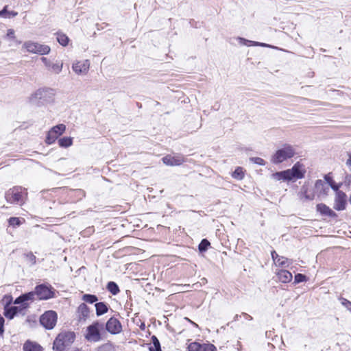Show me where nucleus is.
<instances>
[{
  "mask_svg": "<svg viewBox=\"0 0 351 351\" xmlns=\"http://www.w3.org/2000/svg\"><path fill=\"white\" fill-rule=\"evenodd\" d=\"M66 130V126L64 124H58L53 127L48 132L46 143L47 144H52Z\"/></svg>",
  "mask_w": 351,
  "mask_h": 351,
  "instance_id": "nucleus-8",
  "label": "nucleus"
},
{
  "mask_svg": "<svg viewBox=\"0 0 351 351\" xmlns=\"http://www.w3.org/2000/svg\"><path fill=\"white\" fill-rule=\"evenodd\" d=\"M193 324H194L195 326H197V324L195 322H193Z\"/></svg>",
  "mask_w": 351,
  "mask_h": 351,
  "instance_id": "nucleus-51",
  "label": "nucleus"
},
{
  "mask_svg": "<svg viewBox=\"0 0 351 351\" xmlns=\"http://www.w3.org/2000/svg\"><path fill=\"white\" fill-rule=\"evenodd\" d=\"M296 154L295 149L289 144H285L271 156V162L274 164H280L293 158Z\"/></svg>",
  "mask_w": 351,
  "mask_h": 351,
  "instance_id": "nucleus-1",
  "label": "nucleus"
},
{
  "mask_svg": "<svg viewBox=\"0 0 351 351\" xmlns=\"http://www.w3.org/2000/svg\"><path fill=\"white\" fill-rule=\"evenodd\" d=\"M24 308H23V307L21 306H10V307H5V311H4V315L10 319H13V317L18 315L19 313H21L23 310Z\"/></svg>",
  "mask_w": 351,
  "mask_h": 351,
  "instance_id": "nucleus-16",
  "label": "nucleus"
},
{
  "mask_svg": "<svg viewBox=\"0 0 351 351\" xmlns=\"http://www.w3.org/2000/svg\"><path fill=\"white\" fill-rule=\"evenodd\" d=\"M242 315H243L244 316L246 317V319H249V320H252V317L245 313H243Z\"/></svg>",
  "mask_w": 351,
  "mask_h": 351,
  "instance_id": "nucleus-48",
  "label": "nucleus"
},
{
  "mask_svg": "<svg viewBox=\"0 0 351 351\" xmlns=\"http://www.w3.org/2000/svg\"><path fill=\"white\" fill-rule=\"evenodd\" d=\"M300 198L302 200H313L315 197L314 193L308 186H303L299 193Z\"/></svg>",
  "mask_w": 351,
  "mask_h": 351,
  "instance_id": "nucleus-15",
  "label": "nucleus"
},
{
  "mask_svg": "<svg viewBox=\"0 0 351 351\" xmlns=\"http://www.w3.org/2000/svg\"><path fill=\"white\" fill-rule=\"evenodd\" d=\"M57 40L62 46H66L69 43V38L63 34H58Z\"/></svg>",
  "mask_w": 351,
  "mask_h": 351,
  "instance_id": "nucleus-34",
  "label": "nucleus"
},
{
  "mask_svg": "<svg viewBox=\"0 0 351 351\" xmlns=\"http://www.w3.org/2000/svg\"><path fill=\"white\" fill-rule=\"evenodd\" d=\"M193 324H194L195 326H197V324L195 322H193Z\"/></svg>",
  "mask_w": 351,
  "mask_h": 351,
  "instance_id": "nucleus-53",
  "label": "nucleus"
},
{
  "mask_svg": "<svg viewBox=\"0 0 351 351\" xmlns=\"http://www.w3.org/2000/svg\"><path fill=\"white\" fill-rule=\"evenodd\" d=\"M107 289L112 295H117L119 292V288L118 285L114 282L112 281H110L108 283Z\"/></svg>",
  "mask_w": 351,
  "mask_h": 351,
  "instance_id": "nucleus-30",
  "label": "nucleus"
},
{
  "mask_svg": "<svg viewBox=\"0 0 351 351\" xmlns=\"http://www.w3.org/2000/svg\"><path fill=\"white\" fill-rule=\"evenodd\" d=\"M250 160L255 164L264 166L265 165V162L263 159L259 157H253L250 158Z\"/></svg>",
  "mask_w": 351,
  "mask_h": 351,
  "instance_id": "nucleus-42",
  "label": "nucleus"
},
{
  "mask_svg": "<svg viewBox=\"0 0 351 351\" xmlns=\"http://www.w3.org/2000/svg\"><path fill=\"white\" fill-rule=\"evenodd\" d=\"M202 344L197 342L191 343L188 346L189 351H200Z\"/></svg>",
  "mask_w": 351,
  "mask_h": 351,
  "instance_id": "nucleus-38",
  "label": "nucleus"
},
{
  "mask_svg": "<svg viewBox=\"0 0 351 351\" xmlns=\"http://www.w3.org/2000/svg\"><path fill=\"white\" fill-rule=\"evenodd\" d=\"M36 295L38 300H46L55 296L53 288L51 285L41 284L35 287Z\"/></svg>",
  "mask_w": 351,
  "mask_h": 351,
  "instance_id": "nucleus-5",
  "label": "nucleus"
},
{
  "mask_svg": "<svg viewBox=\"0 0 351 351\" xmlns=\"http://www.w3.org/2000/svg\"><path fill=\"white\" fill-rule=\"evenodd\" d=\"M271 258L274 262V264H276V261L279 258L280 256H279L276 251L273 250L271 253Z\"/></svg>",
  "mask_w": 351,
  "mask_h": 351,
  "instance_id": "nucleus-44",
  "label": "nucleus"
},
{
  "mask_svg": "<svg viewBox=\"0 0 351 351\" xmlns=\"http://www.w3.org/2000/svg\"><path fill=\"white\" fill-rule=\"evenodd\" d=\"M278 280L283 283H287L292 280L293 276L291 272L287 270L282 269L277 272Z\"/></svg>",
  "mask_w": 351,
  "mask_h": 351,
  "instance_id": "nucleus-19",
  "label": "nucleus"
},
{
  "mask_svg": "<svg viewBox=\"0 0 351 351\" xmlns=\"http://www.w3.org/2000/svg\"><path fill=\"white\" fill-rule=\"evenodd\" d=\"M25 260L30 263L31 265H33L36 262V257L33 254L32 252H28L25 254Z\"/></svg>",
  "mask_w": 351,
  "mask_h": 351,
  "instance_id": "nucleus-37",
  "label": "nucleus"
},
{
  "mask_svg": "<svg viewBox=\"0 0 351 351\" xmlns=\"http://www.w3.org/2000/svg\"><path fill=\"white\" fill-rule=\"evenodd\" d=\"M306 280V276L302 274H298L295 276L294 278V282L295 283H300L302 282H304Z\"/></svg>",
  "mask_w": 351,
  "mask_h": 351,
  "instance_id": "nucleus-40",
  "label": "nucleus"
},
{
  "mask_svg": "<svg viewBox=\"0 0 351 351\" xmlns=\"http://www.w3.org/2000/svg\"><path fill=\"white\" fill-rule=\"evenodd\" d=\"M152 346L149 347V351H162L159 340L156 336L152 337Z\"/></svg>",
  "mask_w": 351,
  "mask_h": 351,
  "instance_id": "nucleus-27",
  "label": "nucleus"
},
{
  "mask_svg": "<svg viewBox=\"0 0 351 351\" xmlns=\"http://www.w3.org/2000/svg\"><path fill=\"white\" fill-rule=\"evenodd\" d=\"M104 328V324L98 321L94 322L86 328L85 339L89 342H98L101 339V330Z\"/></svg>",
  "mask_w": 351,
  "mask_h": 351,
  "instance_id": "nucleus-4",
  "label": "nucleus"
},
{
  "mask_svg": "<svg viewBox=\"0 0 351 351\" xmlns=\"http://www.w3.org/2000/svg\"><path fill=\"white\" fill-rule=\"evenodd\" d=\"M200 351H217V348L211 343H204L202 345Z\"/></svg>",
  "mask_w": 351,
  "mask_h": 351,
  "instance_id": "nucleus-39",
  "label": "nucleus"
},
{
  "mask_svg": "<svg viewBox=\"0 0 351 351\" xmlns=\"http://www.w3.org/2000/svg\"><path fill=\"white\" fill-rule=\"evenodd\" d=\"M51 90H52L51 89H49V88H40L35 93L34 96L36 98L41 99L44 98L45 95L48 92H50Z\"/></svg>",
  "mask_w": 351,
  "mask_h": 351,
  "instance_id": "nucleus-33",
  "label": "nucleus"
},
{
  "mask_svg": "<svg viewBox=\"0 0 351 351\" xmlns=\"http://www.w3.org/2000/svg\"><path fill=\"white\" fill-rule=\"evenodd\" d=\"M290 180L293 179H300L304 177V171L302 170V165L296 162L291 169H287Z\"/></svg>",
  "mask_w": 351,
  "mask_h": 351,
  "instance_id": "nucleus-13",
  "label": "nucleus"
},
{
  "mask_svg": "<svg viewBox=\"0 0 351 351\" xmlns=\"http://www.w3.org/2000/svg\"><path fill=\"white\" fill-rule=\"evenodd\" d=\"M238 39L239 40V43L241 44L245 45H247L250 43L251 45H254V46H262V47H267L268 46L267 44H265L263 43L252 41V40H247V39H245L243 38H239Z\"/></svg>",
  "mask_w": 351,
  "mask_h": 351,
  "instance_id": "nucleus-26",
  "label": "nucleus"
},
{
  "mask_svg": "<svg viewBox=\"0 0 351 351\" xmlns=\"http://www.w3.org/2000/svg\"><path fill=\"white\" fill-rule=\"evenodd\" d=\"M23 47L27 51L39 55H45L50 52V47L48 45H41L32 41L25 42Z\"/></svg>",
  "mask_w": 351,
  "mask_h": 351,
  "instance_id": "nucleus-7",
  "label": "nucleus"
},
{
  "mask_svg": "<svg viewBox=\"0 0 351 351\" xmlns=\"http://www.w3.org/2000/svg\"><path fill=\"white\" fill-rule=\"evenodd\" d=\"M74 351H80V350H78V349H76V350H75Z\"/></svg>",
  "mask_w": 351,
  "mask_h": 351,
  "instance_id": "nucleus-54",
  "label": "nucleus"
},
{
  "mask_svg": "<svg viewBox=\"0 0 351 351\" xmlns=\"http://www.w3.org/2000/svg\"><path fill=\"white\" fill-rule=\"evenodd\" d=\"M82 300L86 302L93 304L98 300L97 297L95 295L84 294L82 297Z\"/></svg>",
  "mask_w": 351,
  "mask_h": 351,
  "instance_id": "nucleus-35",
  "label": "nucleus"
},
{
  "mask_svg": "<svg viewBox=\"0 0 351 351\" xmlns=\"http://www.w3.org/2000/svg\"><path fill=\"white\" fill-rule=\"evenodd\" d=\"M51 66L52 71L57 74L60 73L62 69V64H58V63L51 64Z\"/></svg>",
  "mask_w": 351,
  "mask_h": 351,
  "instance_id": "nucleus-41",
  "label": "nucleus"
},
{
  "mask_svg": "<svg viewBox=\"0 0 351 351\" xmlns=\"http://www.w3.org/2000/svg\"><path fill=\"white\" fill-rule=\"evenodd\" d=\"M3 324H4V319L3 317L0 316V334H2L4 331Z\"/></svg>",
  "mask_w": 351,
  "mask_h": 351,
  "instance_id": "nucleus-46",
  "label": "nucleus"
},
{
  "mask_svg": "<svg viewBox=\"0 0 351 351\" xmlns=\"http://www.w3.org/2000/svg\"><path fill=\"white\" fill-rule=\"evenodd\" d=\"M7 36L11 38H14V31L12 29H9L7 32Z\"/></svg>",
  "mask_w": 351,
  "mask_h": 351,
  "instance_id": "nucleus-47",
  "label": "nucleus"
},
{
  "mask_svg": "<svg viewBox=\"0 0 351 351\" xmlns=\"http://www.w3.org/2000/svg\"><path fill=\"white\" fill-rule=\"evenodd\" d=\"M59 145L62 147H68L73 143V138L71 137H63L58 141Z\"/></svg>",
  "mask_w": 351,
  "mask_h": 351,
  "instance_id": "nucleus-28",
  "label": "nucleus"
},
{
  "mask_svg": "<svg viewBox=\"0 0 351 351\" xmlns=\"http://www.w3.org/2000/svg\"><path fill=\"white\" fill-rule=\"evenodd\" d=\"M96 308V314L97 316L102 315L108 312V308L106 303L100 302L95 304Z\"/></svg>",
  "mask_w": 351,
  "mask_h": 351,
  "instance_id": "nucleus-22",
  "label": "nucleus"
},
{
  "mask_svg": "<svg viewBox=\"0 0 351 351\" xmlns=\"http://www.w3.org/2000/svg\"><path fill=\"white\" fill-rule=\"evenodd\" d=\"M341 304L351 312V302L345 298H341Z\"/></svg>",
  "mask_w": 351,
  "mask_h": 351,
  "instance_id": "nucleus-43",
  "label": "nucleus"
},
{
  "mask_svg": "<svg viewBox=\"0 0 351 351\" xmlns=\"http://www.w3.org/2000/svg\"><path fill=\"white\" fill-rule=\"evenodd\" d=\"M90 68L89 60L77 61L72 66L73 71L77 75H85L88 73Z\"/></svg>",
  "mask_w": 351,
  "mask_h": 351,
  "instance_id": "nucleus-10",
  "label": "nucleus"
},
{
  "mask_svg": "<svg viewBox=\"0 0 351 351\" xmlns=\"http://www.w3.org/2000/svg\"><path fill=\"white\" fill-rule=\"evenodd\" d=\"M271 177L275 180H282V181H289L290 180V177H289V173H287V170L276 172L271 175Z\"/></svg>",
  "mask_w": 351,
  "mask_h": 351,
  "instance_id": "nucleus-21",
  "label": "nucleus"
},
{
  "mask_svg": "<svg viewBox=\"0 0 351 351\" xmlns=\"http://www.w3.org/2000/svg\"><path fill=\"white\" fill-rule=\"evenodd\" d=\"M292 261L289 260V258L284 257V256H280L278 258V259L276 261V265L277 267H288L290 265L292 264Z\"/></svg>",
  "mask_w": 351,
  "mask_h": 351,
  "instance_id": "nucleus-23",
  "label": "nucleus"
},
{
  "mask_svg": "<svg viewBox=\"0 0 351 351\" xmlns=\"http://www.w3.org/2000/svg\"><path fill=\"white\" fill-rule=\"evenodd\" d=\"M41 60L45 64L46 66H47V67L51 66V63L47 58L43 57V58H41Z\"/></svg>",
  "mask_w": 351,
  "mask_h": 351,
  "instance_id": "nucleus-45",
  "label": "nucleus"
},
{
  "mask_svg": "<svg viewBox=\"0 0 351 351\" xmlns=\"http://www.w3.org/2000/svg\"><path fill=\"white\" fill-rule=\"evenodd\" d=\"M239 315H236L234 317V321H237L239 319Z\"/></svg>",
  "mask_w": 351,
  "mask_h": 351,
  "instance_id": "nucleus-50",
  "label": "nucleus"
},
{
  "mask_svg": "<svg viewBox=\"0 0 351 351\" xmlns=\"http://www.w3.org/2000/svg\"><path fill=\"white\" fill-rule=\"evenodd\" d=\"M193 324H194L195 326H197V324L195 322H193Z\"/></svg>",
  "mask_w": 351,
  "mask_h": 351,
  "instance_id": "nucleus-52",
  "label": "nucleus"
},
{
  "mask_svg": "<svg viewBox=\"0 0 351 351\" xmlns=\"http://www.w3.org/2000/svg\"><path fill=\"white\" fill-rule=\"evenodd\" d=\"M89 309L84 303L81 304L77 308V314L79 320L85 321L89 317Z\"/></svg>",
  "mask_w": 351,
  "mask_h": 351,
  "instance_id": "nucleus-18",
  "label": "nucleus"
},
{
  "mask_svg": "<svg viewBox=\"0 0 351 351\" xmlns=\"http://www.w3.org/2000/svg\"><path fill=\"white\" fill-rule=\"evenodd\" d=\"M324 179L327 182L326 184H328L327 185L330 186L332 189L336 192L339 191V185L336 184L332 178L329 175H326Z\"/></svg>",
  "mask_w": 351,
  "mask_h": 351,
  "instance_id": "nucleus-29",
  "label": "nucleus"
},
{
  "mask_svg": "<svg viewBox=\"0 0 351 351\" xmlns=\"http://www.w3.org/2000/svg\"><path fill=\"white\" fill-rule=\"evenodd\" d=\"M106 329L110 334L117 335L121 332L122 326L117 319L110 317L106 324Z\"/></svg>",
  "mask_w": 351,
  "mask_h": 351,
  "instance_id": "nucleus-9",
  "label": "nucleus"
},
{
  "mask_svg": "<svg viewBox=\"0 0 351 351\" xmlns=\"http://www.w3.org/2000/svg\"><path fill=\"white\" fill-rule=\"evenodd\" d=\"M315 188L317 192L319 193V195H326L329 190V187L327 184L322 180H317L315 182Z\"/></svg>",
  "mask_w": 351,
  "mask_h": 351,
  "instance_id": "nucleus-20",
  "label": "nucleus"
},
{
  "mask_svg": "<svg viewBox=\"0 0 351 351\" xmlns=\"http://www.w3.org/2000/svg\"><path fill=\"white\" fill-rule=\"evenodd\" d=\"M316 207L317 210L323 215L330 217H337V214L331 208H330L328 206H326L324 204H318Z\"/></svg>",
  "mask_w": 351,
  "mask_h": 351,
  "instance_id": "nucleus-17",
  "label": "nucleus"
},
{
  "mask_svg": "<svg viewBox=\"0 0 351 351\" xmlns=\"http://www.w3.org/2000/svg\"><path fill=\"white\" fill-rule=\"evenodd\" d=\"M346 193L341 191L336 192L334 208L337 210H343L346 209Z\"/></svg>",
  "mask_w": 351,
  "mask_h": 351,
  "instance_id": "nucleus-11",
  "label": "nucleus"
},
{
  "mask_svg": "<svg viewBox=\"0 0 351 351\" xmlns=\"http://www.w3.org/2000/svg\"><path fill=\"white\" fill-rule=\"evenodd\" d=\"M58 315L53 311H46L40 318V322L46 329L51 330L56 324Z\"/></svg>",
  "mask_w": 351,
  "mask_h": 351,
  "instance_id": "nucleus-6",
  "label": "nucleus"
},
{
  "mask_svg": "<svg viewBox=\"0 0 351 351\" xmlns=\"http://www.w3.org/2000/svg\"><path fill=\"white\" fill-rule=\"evenodd\" d=\"M346 165L351 167V156H350L349 159L346 161Z\"/></svg>",
  "mask_w": 351,
  "mask_h": 351,
  "instance_id": "nucleus-49",
  "label": "nucleus"
},
{
  "mask_svg": "<svg viewBox=\"0 0 351 351\" xmlns=\"http://www.w3.org/2000/svg\"><path fill=\"white\" fill-rule=\"evenodd\" d=\"M23 221H25L24 219H21L19 217H10L8 220L10 226L13 227L19 226Z\"/></svg>",
  "mask_w": 351,
  "mask_h": 351,
  "instance_id": "nucleus-32",
  "label": "nucleus"
},
{
  "mask_svg": "<svg viewBox=\"0 0 351 351\" xmlns=\"http://www.w3.org/2000/svg\"><path fill=\"white\" fill-rule=\"evenodd\" d=\"M75 338L73 332H64L59 334L53 342L54 351H67Z\"/></svg>",
  "mask_w": 351,
  "mask_h": 351,
  "instance_id": "nucleus-2",
  "label": "nucleus"
},
{
  "mask_svg": "<svg viewBox=\"0 0 351 351\" xmlns=\"http://www.w3.org/2000/svg\"><path fill=\"white\" fill-rule=\"evenodd\" d=\"M25 189L21 186H14L10 189L5 193V198L8 203L23 205L27 196Z\"/></svg>",
  "mask_w": 351,
  "mask_h": 351,
  "instance_id": "nucleus-3",
  "label": "nucleus"
},
{
  "mask_svg": "<svg viewBox=\"0 0 351 351\" xmlns=\"http://www.w3.org/2000/svg\"><path fill=\"white\" fill-rule=\"evenodd\" d=\"M184 161L182 156H171L167 155L162 158V162L170 166H176L181 165Z\"/></svg>",
  "mask_w": 351,
  "mask_h": 351,
  "instance_id": "nucleus-14",
  "label": "nucleus"
},
{
  "mask_svg": "<svg viewBox=\"0 0 351 351\" xmlns=\"http://www.w3.org/2000/svg\"><path fill=\"white\" fill-rule=\"evenodd\" d=\"M210 244V242L207 239H202L198 246L199 251L200 252H206Z\"/></svg>",
  "mask_w": 351,
  "mask_h": 351,
  "instance_id": "nucleus-36",
  "label": "nucleus"
},
{
  "mask_svg": "<svg viewBox=\"0 0 351 351\" xmlns=\"http://www.w3.org/2000/svg\"><path fill=\"white\" fill-rule=\"evenodd\" d=\"M36 295L35 291L22 294L19 297L16 298L14 303L15 304H21L23 308H26L28 307V304H27L26 302L34 301L35 300Z\"/></svg>",
  "mask_w": 351,
  "mask_h": 351,
  "instance_id": "nucleus-12",
  "label": "nucleus"
},
{
  "mask_svg": "<svg viewBox=\"0 0 351 351\" xmlns=\"http://www.w3.org/2000/svg\"><path fill=\"white\" fill-rule=\"evenodd\" d=\"M8 6L5 5L2 10L0 11V17L6 18V19H11L14 16H16L18 13L14 11H8L7 10Z\"/></svg>",
  "mask_w": 351,
  "mask_h": 351,
  "instance_id": "nucleus-25",
  "label": "nucleus"
},
{
  "mask_svg": "<svg viewBox=\"0 0 351 351\" xmlns=\"http://www.w3.org/2000/svg\"><path fill=\"white\" fill-rule=\"evenodd\" d=\"M24 351H42V348L32 342L27 341L23 346Z\"/></svg>",
  "mask_w": 351,
  "mask_h": 351,
  "instance_id": "nucleus-24",
  "label": "nucleus"
},
{
  "mask_svg": "<svg viewBox=\"0 0 351 351\" xmlns=\"http://www.w3.org/2000/svg\"><path fill=\"white\" fill-rule=\"evenodd\" d=\"M232 176L239 180H241L244 177V171L242 167H238L232 173Z\"/></svg>",
  "mask_w": 351,
  "mask_h": 351,
  "instance_id": "nucleus-31",
  "label": "nucleus"
}]
</instances>
